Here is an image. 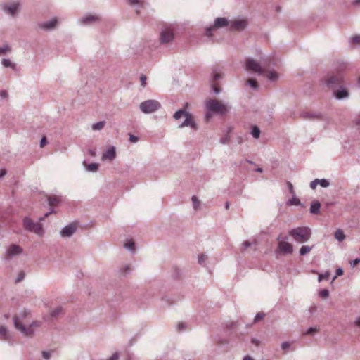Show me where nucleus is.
Here are the masks:
<instances>
[{
	"label": "nucleus",
	"instance_id": "nucleus-1",
	"mask_svg": "<svg viewBox=\"0 0 360 360\" xmlns=\"http://www.w3.org/2000/svg\"><path fill=\"white\" fill-rule=\"evenodd\" d=\"M188 103H185L183 109H179L174 112L173 118L176 120H179L181 117H184V121L179 125V128L181 129L184 127H189L194 131H197L198 129V124L195 121L194 116L187 111L188 108Z\"/></svg>",
	"mask_w": 360,
	"mask_h": 360
},
{
	"label": "nucleus",
	"instance_id": "nucleus-2",
	"mask_svg": "<svg viewBox=\"0 0 360 360\" xmlns=\"http://www.w3.org/2000/svg\"><path fill=\"white\" fill-rule=\"evenodd\" d=\"M206 118L210 119L213 114L224 115L229 112V107L217 99H210L206 101Z\"/></svg>",
	"mask_w": 360,
	"mask_h": 360
},
{
	"label": "nucleus",
	"instance_id": "nucleus-3",
	"mask_svg": "<svg viewBox=\"0 0 360 360\" xmlns=\"http://www.w3.org/2000/svg\"><path fill=\"white\" fill-rule=\"evenodd\" d=\"M30 314V311L28 309H23L18 314H15L13 317L14 327L19 330L22 335H30L32 330L30 328H25L23 321Z\"/></svg>",
	"mask_w": 360,
	"mask_h": 360
},
{
	"label": "nucleus",
	"instance_id": "nucleus-4",
	"mask_svg": "<svg viewBox=\"0 0 360 360\" xmlns=\"http://www.w3.org/2000/svg\"><path fill=\"white\" fill-rule=\"evenodd\" d=\"M289 235L297 243L307 242L311 236V229L308 227H297L290 231Z\"/></svg>",
	"mask_w": 360,
	"mask_h": 360
},
{
	"label": "nucleus",
	"instance_id": "nucleus-5",
	"mask_svg": "<svg viewBox=\"0 0 360 360\" xmlns=\"http://www.w3.org/2000/svg\"><path fill=\"white\" fill-rule=\"evenodd\" d=\"M267 66V60L262 58L261 63H258L255 60L248 58L245 60V68L247 70L257 72L259 75L264 72V68Z\"/></svg>",
	"mask_w": 360,
	"mask_h": 360
},
{
	"label": "nucleus",
	"instance_id": "nucleus-6",
	"mask_svg": "<svg viewBox=\"0 0 360 360\" xmlns=\"http://www.w3.org/2000/svg\"><path fill=\"white\" fill-rule=\"evenodd\" d=\"M140 110L145 114L153 113L161 108V104L157 100L150 99L141 103Z\"/></svg>",
	"mask_w": 360,
	"mask_h": 360
},
{
	"label": "nucleus",
	"instance_id": "nucleus-7",
	"mask_svg": "<svg viewBox=\"0 0 360 360\" xmlns=\"http://www.w3.org/2000/svg\"><path fill=\"white\" fill-rule=\"evenodd\" d=\"M23 226L26 230L33 232L39 236H41L44 232L41 224L34 222L29 217L24 218Z\"/></svg>",
	"mask_w": 360,
	"mask_h": 360
},
{
	"label": "nucleus",
	"instance_id": "nucleus-8",
	"mask_svg": "<svg viewBox=\"0 0 360 360\" xmlns=\"http://www.w3.org/2000/svg\"><path fill=\"white\" fill-rule=\"evenodd\" d=\"M343 82V76L342 73H337L336 75L329 74L325 79V84L329 89H335L340 85Z\"/></svg>",
	"mask_w": 360,
	"mask_h": 360
},
{
	"label": "nucleus",
	"instance_id": "nucleus-9",
	"mask_svg": "<svg viewBox=\"0 0 360 360\" xmlns=\"http://www.w3.org/2000/svg\"><path fill=\"white\" fill-rule=\"evenodd\" d=\"M224 27H227L228 30L229 29V20L225 18H217L214 20V25L206 28V35L207 37H211L214 29H219Z\"/></svg>",
	"mask_w": 360,
	"mask_h": 360
},
{
	"label": "nucleus",
	"instance_id": "nucleus-10",
	"mask_svg": "<svg viewBox=\"0 0 360 360\" xmlns=\"http://www.w3.org/2000/svg\"><path fill=\"white\" fill-rule=\"evenodd\" d=\"M174 39L173 30L168 27H165L160 34V41L162 44H169Z\"/></svg>",
	"mask_w": 360,
	"mask_h": 360
},
{
	"label": "nucleus",
	"instance_id": "nucleus-11",
	"mask_svg": "<svg viewBox=\"0 0 360 360\" xmlns=\"http://www.w3.org/2000/svg\"><path fill=\"white\" fill-rule=\"evenodd\" d=\"M101 20V17L98 15L86 14L78 19L77 22L79 25H91L94 23L99 22Z\"/></svg>",
	"mask_w": 360,
	"mask_h": 360
},
{
	"label": "nucleus",
	"instance_id": "nucleus-12",
	"mask_svg": "<svg viewBox=\"0 0 360 360\" xmlns=\"http://www.w3.org/2000/svg\"><path fill=\"white\" fill-rule=\"evenodd\" d=\"M22 252V248L18 245L13 244L7 250L4 259L9 261L13 259L17 255H20Z\"/></svg>",
	"mask_w": 360,
	"mask_h": 360
},
{
	"label": "nucleus",
	"instance_id": "nucleus-13",
	"mask_svg": "<svg viewBox=\"0 0 360 360\" xmlns=\"http://www.w3.org/2000/svg\"><path fill=\"white\" fill-rule=\"evenodd\" d=\"M248 25V21L245 19H238L229 21L230 31L243 30Z\"/></svg>",
	"mask_w": 360,
	"mask_h": 360
},
{
	"label": "nucleus",
	"instance_id": "nucleus-14",
	"mask_svg": "<svg viewBox=\"0 0 360 360\" xmlns=\"http://www.w3.org/2000/svg\"><path fill=\"white\" fill-rule=\"evenodd\" d=\"M57 23V19L53 18L50 20L38 23V27L44 31H51L56 27Z\"/></svg>",
	"mask_w": 360,
	"mask_h": 360
},
{
	"label": "nucleus",
	"instance_id": "nucleus-15",
	"mask_svg": "<svg viewBox=\"0 0 360 360\" xmlns=\"http://www.w3.org/2000/svg\"><path fill=\"white\" fill-rule=\"evenodd\" d=\"M77 230V226L75 224H70L63 228L60 232L62 237L69 238L72 236Z\"/></svg>",
	"mask_w": 360,
	"mask_h": 360
},
{
	"label": "nucleus",
	"instance_id": "nucleus-16",
	"mask_svg": "<svg viewBox=\"0 0 360 360\" xmlns=\"http://www.w3.org/2000/svg\"><path fill=\"white\" fill-rule=\"evenodd\" d=\"M300 117L307 120H320L322 115L320 112H304L300 114Z\"/></svg>",
	"mask_w": 360,
	"mask_h": 360
},
{
	"label": "nucleus",
	"instance_id": "nucleus-17",
	"mask_svg": "<svg viewBox=\"0 0 360 360\" xmlns=\"http://www.w3.org/2000/svg\"><path fill=\"white\" fill-rule=\"evenodd\" d=\"M116 156V148L115 146H110L108 150L103 153L101 159L102 160L112 161L115 158Z\"/></svg>",
	"mask_w": 360,
	"mask_h": 360
},
{
	"label": "nucleus",
	"instance_id": "nucleus-18",
	"mask_svg": "<svg viewBox=\"0 0 360 360\" xmlns=\"http://www.w3.org/2000/svg\"><path fill=\"white\" fill-rule=\"evenodd\" d=\"M278 249L281 252L285 253V254H290L293 251V247L292 245L285 241H281L278 243Z\"/></svg>",
	"mask_w": 360,
	"mask_h": 360
},
{
	"label": "nucleus",
	"instance_id": "nucleus-19",
	"mask_svg": "<svg viewBox=\"0 0 360 360\" xmlns=\"http://www.w3.org/2000/svg\"><path fill=\"white\" fill-rule=\"evenodd\" d=\"M334 96L338 100H342L345 98H349V94L348 91L342 87H340L339 89L333 92Z\"/></svg>",
	"mask_w": 360,
	"mask_h": 360
},
{
	"label": "nucleus",
	"instance_id": "nucleus-20",
	"mask_svg": "<svg viewBox=\"0 0 360 360\" xmlns=\"http://www.w3.org/2000/svg\"><path fill=\"white\" fill-rule=\"evenodd\" d=\"M347 67L348 63L342 60H337L334 64V68L338 72V73H341V72L346 70Z\"/></svg>",
	"mask_w": 360,
	"mask_h": 360
},
{
	"label": "nucleus",
	"instance_id": "nucleus-21",
	"mask_svg": "<svg viewBox=\"0 0 360 360\" xmlns=\"http://www.w3.org/2000/svg\"><path fill=\"white\" fill-rule=\"evenodd\" d=\"M4 11L9 15L14 16L18 11V4H12L4 6Z\"/></svg>",
	"mask_w": 360,
	"mask_h": 360
},
{
	"label": "nucleus",
	"instance_id": "nucleus-22",
	"mask_svg": "<svg viewBox=\"0 0 360 360\" xmlns=\"http://www.w3.org/2000/svg\"><path fill=\"white\" fill-rule=\"evenodd\" d=\"M41 321H32L28 326H25V328H30L31 330H32V334L30 335H23L24 336H26V337H30V338H32L34 336V328H39L41 326Z\"/></svg>",
	"mask_w": 360,
	"mask_h": 360
},
{
	"label": "nucleus",
	"instance_id": "nucleus-23",
	"mask_svg": "<svg viewBox=\"0 0 360 360\" xmlns=\"http://www.w3.org/2000/svg\"><path fill=\"white\" fill-rule=\"evenodd\" d=\"M320 202L317 200H314L311 204L310 212L314 214H318L320 212Z\"/></svg>",
	"mask_w": 360,
	"mask_h": 360
},
{
	"label": "nucleus",
	"instance_id": "nucleus-24",
	"mask_svg": "<svg viewBox=\"0 0 360 360\" xmlns=\"http://www.w3.org/2000/svg\"><path fill=\"white\" fill-rule=\"evenodd\" d=\"M10 335L8 331L5 326H0V339L4 340H9Z\"/></svg>",
	"mask_w": 360,
	"mask_h": 360
},
{
	"label": "nucleus",
	"instance_id": "nucleus-25",
	"mask_svg": "<svg viewBox=\"0 0 360 360\" xmlns=\"http://www.w3.org/2000/svg\"><path fill=\"white\" fill-rule=\"evenodd\" d=\"M84 165H85L86 169L89 172H95L98 169L99 165L98 163H91L89 165L86 164V162H84Z\"/></svg>",
	"mask_w": 360,
	"mask_h": 360
},
{
	"label": "nucleus",
	"instance_id": "nucleus-26",
	"mask_svg": "<svg viewBox=\"0 0 360 360\" xmlns=\"http://www.w3.org/2000/svg\"><path fill=\"white\" fill-rule=\"evenodd\" d=\"M334 237L338 241L341 242L345 238V235L342 229H338L334 234Z\"/></svg>",
	"mask_w": 360,
	"mask_h": 360
},
{
	"label": "nucleus",
	"instance_id": "nucleus-27",
	"mask_svg": "<svg viewBox=\"0 0 360 360\" xmlns=\"http://www.w3.org/2000/svg\"><path fill=\"white\" fill-rule=\"evenodd\" d=\"M1 64L6 67V68H11L13 70H15V64L13 62H11L9 59L8 58H4L2 60H1Z\"/></svg>",
	"mask_w": 360,
	"mask_h": 360
},
{
	"label": "nucleus",
	"instance_id": "nucleus-28",
	"mask_svg": "<svg viewBox=\"0 0 360 360\" xmlns=\"http://www.w3.org/2000/svg\"><path fill=\"white\" fill-rule=\"evenodd\" d=\"M47 200L49 205L51 206H56L60 202L57 196H49Z\"/></svg>",
	"mask_w": 360,
	"mask_h": 360
},
{
	"label": "nucleus",
	"instance_id": "nucleus-29",
	"mask_svg": "<svg viewBox=\"0 0 360 360\" xmlns=\"http://www.w3.org/2000/svg\"><path fill=\"white\" fill-rule=\"evenodd\" d=\"M288 205H302L299 198L295 195H292V198L287 201Z\"/></svg>",
	"mask_w": 360,
	"mask_h": 360
},
{
	"label": "nucleus",
	"instance_id": "nucleus-30",
	"mask_svg": "<svg viewBox=\"0 0 360 360\" xmlns=\"http://www.w3.org/2000/svg\"><path fill=\"white\" fill-rule=\"evenodd\" d=\"M349 44L360 45V35H354L349 38Z\"/></svg>",
	"mask_w": 360,
	"mask_h": 360
},
{
	"label": "nucleus",
	"instance_id": "nucleus-31",
	"mask_svg": "<svg viewBox=\"0 0 360 360\" xmlns=\"http://www.w3.org/2000/svg\"><path fill=\"white\" fill-rule=\"evenodd\" d=\"M62 311L63 308L61 307H57L50 311V315L51 317H57L62 313Z\"/></svg>",
	"mask_w": 360,
	"mask_h": 360
},
{
	"label": "nucleus",
	"instance_id": "nucleus-32",
	"mask_svg": "<svg viewBox=\"0 0 360 360\" xmlns=\"http://www.w3.org/2000/svg\"><path fill=\"white\" fill-rule=\"evenodd\" d=\"M313 248V246H307V245H304V246H302L301 248L300 249V255H305L307 254H308Z\"/></svg>",
	"mask_w": 360,
	"mask_h": 360
},
{
	"label": "nucleus",
	"instance_id": "nucleus-33",
	"mask_svg": "<svg viewBox=\"0 0 360 360\" xmlns=\"http://www.w3.org/2000/svg\"><path fill=\"white\" fill-rule=\"evenodd\" d=\"M260 129L257 126H253L252 127V131H251V134L252 135V136L255 138V139H258L260 136Z\"/></svg>",
	"mask_w": 360,
	"mask_h": 360
},
{
	"label": "nucleus",
	"instance_id": "nucleus-34",
	"mask_svg": "<svg viewBox=\"0 0 360 360\" xmlns=\"http://www.w3.org/2000/svg\"><path fill=\"white\" fill-rule=\"evenodd\" d=\"M222 75L216 70H213L212 72V83H215L218 80L221 79L222 78Z\"/></svg>",
	"mask_w": 360,
	"mask_h": 360
},
{
	"label": "nucleus",
	"instance_id": "nucleus-35",
	"mask_svg": "<svg viewBox=\"0 0 360 360\" xmlns=\"http://www.w3.org/2000/svg\"><path fill=\"white\" fill-rule=\"evenodd\" d=\"M319 330V328L316 327H310L307 331H305L303 334L304 335H311L313 336L316 332Z\"/></svg>",
	"mask_w": 360,
	"mask_h": 360
},
{
	"label": "nucleus",
	"instance_id": "nucleus-36",
	"mask_svg": "<svg viewBox=\"0 0 360 360\" xmlns=\"http://www.w3.org/2000/svg\"><path fill=\"white\" fill-rule=\"evenodd\" d=\"M105 124L104 121L98 122L92 125V129L94 130H101L104 127Z\"/></svg>",
	"mask_w": 360,
	"mask_h": 360
},
{
	"label": "nucleus",
	"instance_id": "nucleus-37",
	"mask_svg": "<svg viewBox=\"0 0 360 360\" xmlns=\"http://www.w3.org/2000/svg\"><path fill=\"white\" fill-rule=\"evenodd\" d=\"M11 51V46L8 44H5L2 47H0V56L9 53Z\"/></svg>",
	"mask_w": 360,
	"mask_h": 360
},
{
	"label": "nucleus",
	"instance_id": "nucleus-38",
	"mask_svg": "<svg viewBox=\"0 0 360 360\" xmlns=\"http://www.w3.org/2000/svg\"><path fill=\"white\" fill-rule=\"evenodd\" d=\"M124 247L129 251L134 252L135 248V243L132 240H129L124 244Z\"/></svg>",
	"mask_w": 360,
	"mask_h": 360
},
{
	"label": "nucleus",
	"instance_id": "nucleus-39",
	"mask_svg": "<svg viewBox=\"0 0 360 360\" xmlns=\"http://www.w3.org/2000/svg\"><path fill=\"white\" fill-rule=\"evenodd\" d=\"M267 78L270 81H276L278 78V75L276 72L270 71L267 75Z\"/></svg>",
	"mask_w": 360,
	"mask_h": 360
},
{
	"label": "nucleus",
	"instance_id": "nucleus-40",
	"mask_svg": "<svg viewBox=\"0 0 360 360\" xmlns=\"http://www.w3.org/2000/svg\"><path fill=\"white\" fill-rule=\"evenodd\" d=\"M191 200H192L194 209L195 210H198L200 206V200H198V198L195 195H193L191 198Z\"/></svg>",
	"mask_w": 360,
	"mask_h": 360
},
{
	"label": "nucleus",
	"instance_id": "nucleus-41",
	"mask_svg": "<svg viewBox=\"0 0 360 360\" xmlns=\"http://www.w3.org/2000/svg\"><path fill=\"white\" fill-rule=\"evenodd\" d=\"M330 273L326 271L325 274H319L318 277L319 282H321L323 280H328L329 279Z\"/></svg>",
	"mask_w": 360,
	"mask_h": 360
},
{
	"label": "nucleus",
	"instance_id": "nucleus-42",
	"mask_svg": "<svg viewBox=\"0 0 360 360\" xmlns=\"http://www.w3.org/2000/svg\"><path fill=\"white\" fill-rule=\"evenodd\" d=\"M120 271L122 275H126L131 271V268L129 265H125L124 266L120 268Z\"/></svg>",
	"mask_w": 360,
	"mask_h": 360
},
{
	"label": "nucleus",
	"instance_id": "nucleus-43",
	"mask_svg": "<svg viewBox=\"0 0 360 360\" xmlns=\"http://www.w3.org/2000/svg\"><path fill=\"white\" fill-rule=\"evenodd\" d=\"M248 83L254 89H257L258 88V84L255 79H250L248 80Z\"/></svg>",
	"mask_w": 360,
	"mask_h": 360
},
{
	"label": "nucleus",
	"instance_id": "nucleus-44",
	"mask_svg": "<svg viewBox=\"0 0 360 360\" xmlns=\"http://www.w3.org/2000/svg\"><path fill=\"white\" fill-rule=\"evenodd\" d=\"M319 184L323 188H326L330 185L329 181L326 179H319Z\"/></svg>",
	"mask_w": 360,
	"mask_h": 360
},
{
	"label": "nucleus",
	"instance_id": "nucleus-45",
	"mask_svg": "<svg viewBox=\"0 0 360 360\" xmlns=\"http://www.w3.org/2000/svg\"><path fill=\"white\" fill-rule=\"evenodd\" d=\"M207 259V256L205 254H201L198 257V263L200 264H202L206 261Z\"/></svg>",
	"mask_w": 360,
	"mask_h": 360
},
{
	"label": "nucleus",
	"instance_id": "nucleus-46",
	"mask_svg": "<svg viewBox=\"0 0 360 360\" xmlns=\"http://www.w3.org/2000/svg\"><path fill=\"white\" fill-rule=\"evenodd\" d=\"M319 295L323 298L328 297L329 291L327 289H323L320 291Z\"/></svg>",
	"mask_w": 360,
	"mask_h": 360
},
{
	"label": "nucleus",
	"instance_id": "nucleus-47",
	"mask_svg": "<svg viewBox=\"0 0 360 360\" xmlns=\"http://www.w3.org/2000/svg\"><path fill=\"white\" fill-rule=\"evenodd\" d=\"M212 91L215 94H218L221 91V89L217 86V85L215 83H212Z\"/></svg>",
	"mask_w": 360,
	"mask_h": 360
},
{
	"label": "nucleus",
	"instance_id": "nucleus-48",
	"mask_svg": "<svg viewBox=\"0 0 360 360\" xmlns=\"http://www.w3.org/2000/svg\"><path fill=\"white\" fill-rule=\"evenodd\" d=\"M265 314L263 312H259L256 314L254 321L257 322L264 317Z\"/></svg>",
	"mask_w": 360,
	"mask_h": 360
},
{
	"label": "nucleus",
	"instance_id": "nucleus-49",
	"mask_svg": "<svg viewBox=\"0 0 360 360\" xmlns=\"http://www.w3.org/2000/svg\"><path fill=\"white\" fill-rule=\"evenodd\" d=\"M287 186L288 187L289 192L292 195H295V191H294L293 185L290 181H287Z\"/></svg>",
	"mask_w": 360,
	"mask_h": 360
},
{
	"label": "nucleus",
	"instance_id": "nucleus-50",
	"mask_svg": "<svg viewBox=\"0 0 360 360\" xmlns=\"http://www.w3.org/2000/svg\"><path fill=\"white\" fill-rule=\"evenodd\" d=\"M359 263H360V258L359 257L356 258L355 259L352 260V261L349 262V264H350L352 267H354L356 265H357Z\"/></svg>",
	"mask_w": 360,
	"mask_h": 360
},
{
	"label": "nucleus",
	"instance_id": "nucleus-51",
	"mask_svg": "<svg viewBox=\"0 0 360 360\" xmlns=\"http://www.w3.org/2000/svg\"><path fill=\"white\" fill-rule=\"evenodd\" d=\"M141 85L143 87L146 86V76L145 75H141L140 76Z\"/></svg>",
	"mask_w": 360,
	"mask_h": 360
},
{
	"label": "nucleus",
	"instance_id": "nucleus-52",
	"mask_svg": "<svg viewBox=\"0 0 360 360\" xmlns=\"http://www.w3.org/2000/svg\"><path fill=\"white\" fill-rule=\"evenodd\" d=\"M319 184V179H316L310 183V187L311 189H315Z\"/></svg>",
	"mask_w": 360,
	"mask_h": 360
},
{
	"label": "nucleus",
	"instance_id": "nucleus-53",
	"mask_svg": "<svg viewBox=\"0 0 360 360\" xmlns=\"http://www.w3.org/2000/svg\"><path fill=\"white\" fill-rule=\"evenodd\" d=\"M335 273H336V275L333 277V281L337 278V276L342 275L344 271L342 268H338V269H337Z\"/></svg>",
	"mask_w": 360,
	"mask_h": 360
},
{
	"label": "nucleus",
	"instance_id": "nucleus-54",
	"mask_svg": "<svg viewBox=\"0 0 360 360\" xmlns=\"http://www.w3.org/2000/svg\"><path fill=\"white\" fill-rule=\"evenodd\" d=\"M42 356L46 360H49L51 357V353L49 352L43 351L42 352Z\"/></svg>",
	"mask_w": 360,
	"mask_h": 360
},
{
	"label": "nucleus",
	"instance_id": "nucleus-55",
	"mask_svg": "<svg viewBox=\"0 0 360 360\" xmlns=\"http://www.w3.org/2000/svg\"><path fill=\"white\" fill-rule=\"evenodd\" d=\"M25 278V274L24 272H20L19 274H18V278H16L15 280V282L16 283H19L21 281H22Z\"/></svg>",
	"mask_w": 360,
	"mask_h": 360
},
{
	"label": "nucleus",
	"instance_id": "nucleus-56",
	"mask_svg": "<svg viewBox=\"0 0 360 360\" xmlns=\"http://www.w3.org/2000/svg\"><path fill=\"white\" fill-rule=\"evenodd\" d=\"M229 142V136L227 135L220 139V143L221 144H226Z\"/></svg>",
	"mask_w": 360,
	"mask_h": 360
},
{
	"label": "nucleus",
	"instance_id": "nucleus-57",
	"mask_svg": "<svg viewBox=\"0 0 360 360\" xmlns=\"http://www.w3.org/2000/svg\"><path fill=\"white\" fill-rule=\"evenodd\" d=\"M290 345L288 342H284L281 344V348L283 350H286L290 347Z\"/></svg>",
	"mask_w": 360,
	"mask_h": 360
},
{
	"label": "nucleus",
	"instance_id": "nucleus-58",
	"mask_svg": "<svg viewBox=\"0 0 360 360\" xmlns=\"http://www.w3.org/2000/svg\"><path fill=\"white\" fill-rule=\"evenodd\" d=\"M138 137L133 135V134H129V141L131 143H136L137 141H138Z\"/></svg>",
	"mask_w": 360,
	"mask_h": 360
},
{
	"label": "nucleus",
	"instance_id": "nucleus-59",
	"mask_svg": "<svg viewBox=\"0 0 360 360\" xmlns=\"http://www.w3.org/2000/svg\"><path fill=\"white\" fill-rule=\"evenodd\" d=\"M54 212V210L53 208L51 209V210L48 212H46L44 217H39V219L40 221L44 220L46 217H47L50 214Z\"/></svg>",
	"mask_w": 360,
	"mask_h": 360
},
{
	"label": "nucleus",
	"instance_id": "nucleus-60",
	"mask_svg": "<svg viewBox=\"0 0 360 360\" xmlns=\"http://www.w3.org/2000/svg\"><path fill=\"white\" fill-rule=\"evenodd\" d=\"M47 143V140L45 136H43L40 141V147L43 148Z\"/></svg>",
	"mask_w": 360,
	"mask_h": 360
},
{
	"label": "nucleus",
	"instance_id": "nucleus-61",
	"mask_svg": "<svg viewBox=\"0 0 360 360\" xmlns=\"http://www.w3.org/2000/svg\"><path fill=\"white\" fill-rule=\"evenodd\" d=\"M119 354L117 352L114 353L108 360H118Z\"/></svg>",
	"mask_w": 360,
	"mask_h": 360
},
{
	"label": "nucleus",
	"instance_id": "nucleus-62",
	"mask_svg": "<svg viewBox=\"0 0 360 360\" xmlns=\"http://www.w3.org/2000/svg\"><path fill=\"white\" fill-rule=\"evenodd\" d=\"M177 328L179 330H183L186 328V325L184 323H179L177 325Z\"/></svg>",
	"mask_w": 360,
	"mask_h": 360
},
{
	"label": "nucleus",
	"instance_id": "nucleus-63",
	"mask_svg": "<svg viewBox=\"0 0 360 360\" xmlns=\"http://www.w3.org/2000/svg\"><path fill=\"white\" fill-rule=\"evenodd\" d=\"M251 245V243L248 240H245L243 243V246L245 249L249 248L250 246Z\"/></svg>",
	"mask_w": 360,
	"mask_h": 360
},
{
	"label": "nucleus",
	"instance_id": "nucleus-64",
	"mask_svg": "<svg viewBox=\"0 0 360 360\" xmlns=\"http://www.w3.org/2000/svg\"><path fill=\"white\" fill-rule=\"evenodd\" d=\"M354 325L360 328V316L356 319L354 321Z\"/></svg>",
	"mask_w": 360,
	"mask_h": 360
}]
</instances>
